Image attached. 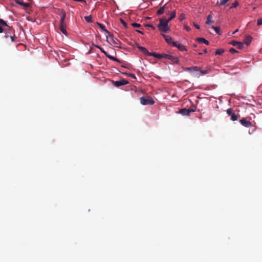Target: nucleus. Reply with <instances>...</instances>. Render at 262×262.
<instances>
[{
	"instance_id": "nucleus-1",
	"label": "nucleus",
	"mask_w": 262,
	"mask_h": 262,
	"mask_svg": "<svg viewBox=\"0 0 262 262\" xmlns=\"http://www.w3.org/2000/svg\"><path fill=\"white\" fill-rule=\"evenodd\" d=\"M159 21L160 23L158 26L159 30L163 32H168L170 30L168 27L169 22L165 18H160Z\"/></svg>"
},
{
	"instance_id": "nucleus-2",
	"label": "nucleus",
	"mask_w": 262,
	"mask_h": 262,
	"mask_svg": "<svg viewBox=\"0 0 262 262\" xmlns=\"http://www.w3.org/2000/svg\"><path fill=\"white\" fill-rule=\"evenodd\" d=\"M140 101L142 105H152L155 103L154 100L150 96L142 97Z\"/></svg>"
},
{
	"instance_id": "nucleus-3",
	"label": "nucleus",
	"mask_w": 262,
	"mask_h": 262,
	"mask_svg": "<svg viewBox=\"0 0 262 262\" xmlns=\"http://www.w3.org/2000/svg\"><path fill=\"white\" fill-rule=\"evenodd\" d=\"M96 48H98L100 49V50L108 58H109L110 59L112 60H113V61H117V62H120V61L119 60V59L116 58V57H114L111 55H110V54H108L106 52H105L103 48H102L101 47H100V46H98V45H95V46Z\"/></svg>"
},
{
	"instance_id": "nucleus-4",
	"label": "nucleus",
	"mask_w": 262,
	"mask_h": 262,
	"mask_svg": "<svg viewBox=\"0 0 262 262\" xmlns=\"http://www.w3.org/2000/svg\"><path fill=\"white\" fill-rule=\"evenodd\" d=\"M195 111V109L193 108H182L179 111V113L182 114L183 116H190L191 113L194 112Z\"/></svg>"
},
{
	"instance_id": "nucleus-5",
	"label": "nucleus",
	"mask_w": 262,
	"mask_h": 262,
	"mask_svg": "<svg viewBox=\"0 0 262 262\" xmlns=\"http://www.w3.org/2000/svg\"><path fill=\"white\" fill-rule=\"evenodd\" d=\"M239 122L243 126L246 127H250L253 126L252 123L247 118H242L240 119Z\"/></svg>"
},
{
	"instance_id": "nucleus-6",
	"label": "nucleus",
	"mask_w": 262,
	"mask_h": 262,
	"mask_svg": "<svg viewBox=\"0 0 262 262\" xmlns=\"http://www.w3.org/2000/svg\"><path fill=\"white\" fill-rule=\"evenodd\" d=\"M227 114L231 116V120L232 121H236L238 119V116L235 115L234 111L232 108H228L227 110Z\"/></svg>"
},
{
	"instance_id": "nucleus-7",
	"label": "nucleus",
	"mask_w": 262,
	"mask_h": 262,
	"mask_svg": "<svg viewBox=\"0 0 262 262\" xmlns=\"http://www.w3.org/2000/svg\"><path fill=\"white\" fill-rule=\"evenodd\" d=\"M161 55H167V56H169V57H164L165 59H168L169 60H170L172 62V63H178L179 60L178 59V57H176V56H172V55H171L170 54H161Z\"/></svg>"
},
{
	"instance_id": "nucleus-8",
	"label": "nucleus",
	"mask_w": 262,
	"mask_h": 262,
	"mask_svg": "<svg viewBox=\"0 0 262 262\" xmlns=\"http://www.w3.org/2000/svg\"><path fill=\"white\" fill-rule=\"evenodd\" d=\"M59 28L60 31L64 35H67L66 30V24L64 21H60Z\"/></svg>"
},
{
	"instance_id": "nucleus-9",
	"label": "nucleus",
	"mask_w": 262,
	"mask_h": 262,
	"mask_svg": "<svg viewBox=\"0 0 262 262\" xmlns=\"http://www.w3.org/2000/svg\"><path fill=\"white\" fill-rule=\"evenodd\" d=\"M128 83V81L124 80V79H122V80H120L119 81H114L113 83V84L116 87H119L120 86L124 85L127 84Z\"/></svg>"
},
{
	"instance_id": "nucleus-10",
	"label": "nucleus",
	"mask_w": 262,
	"mask_h": 262,
	"mask_svg": "<svg viewBox=\"0 0 262 262\" xmlns=\"http://www.w3.org/2000/svg\"><path fill=\"white\" fill-rule=\"evenodd\" d=\"M172 46L177 47L180 51H187L185 47L181 43H178L177 42H172Z\"/></svg>"
},
{
	"instance_id": "nucleus-11",
	"label": "nucleus",
	"mask_w": 262,
	"mask_h": 262,
	"mask_svg": "<svg viewBox=\"0 0 262 262\" xmlns=\"http://www.w3.org/2000/svg\"><path fill=\"white\" fill-rule=\"evenodd\" d=\"M230 44L232 45L233 46L237 47L239 49H242L244 47V45L242 42H239V41H237L235 40L231 41L230 42Z\"/></svg>"
},
{
	"instance_id": "nucleus-12",
	"label": "nucleus",
	"mask_w": 262,
	"mask_h": 262,
	"mask_svg": "<svg viewBox=\"0 0 262 262\" xmlns=\"http://www.w3.org/2000/svg\"><path fill=\"white\" fill-rule=\"evenodd\" d=\"M148 56H153V57L157 58L158 59L162 58V57H169V56H167V55L163 56V55H161V54L157 53L156 52H151V53L149 52V54H148Z\"/></svg>"
},
{
	"instance_id": "nucleus-13",
	"label": "nucleus",
	"mask_w": 262,
	"mask_h": 262,
	"mask_svg": "<svg viewBox=\"0 0 262 262\" xmlns=\"http://www.w3.org/2000/svg\"><path fill=\"white\" fill-rule=\"evenodd\" d=\"M162 35L164 39H165L167 43H168L169 45L172 46V42H175L174 41H172V38L171 36L165 34H162Z\"/></svg>"
},
{
	"instance_id": "nucleus-14",
	"label": "nucleus",
	"mask_w": 262,
	"mask_h": 262,
	"mask_svg": "<svg viewBox=\"0 0 262 262\" xmlns=\"http://www.w3.org/2000/svg\"><path fill=\"white\" fill-rule=\"evenodd\" d=\"M59 11V15L60 16V21H64L66 17V12L63 9H58Z\"/></svg>"
},
{
	"instance_id": "nucleus-15",
	"label": "nucleus",
	"mask_w": 262,
	"mask_h": 262,
	"mask_svg": "<svg viewBox=\"0 0 262 262\" xmlns=\"http://www.w3.org/2000/svg\"><path fill=\"white\" fill-rule=\"evenodd\" d=\"M167 8V7L166 6V4H165L163 7L160 8L158 9V10L157 12V14L158 15L162 14L164 12L165 10Z\"/></svg>"
},
{
	"instance_id": "nucleus-16",
	"label": "nucleus",
	"mask_w": 262,
	"mask_h": 262,
	"mask_svg": "<svg viewBox=\"0 0 262 262\" xmlns=\"http://www.w3.org/2000/svg\"><path fill=\"white\" fill-rule=\"evenodd\" d=\"M185 70L191 72L193 71H199L200 70V68L198 67L194 66L192 67L186 68Z\"/></svg>"
},
{
	"instance_id": "nucleus-17",
	"label": "nucleus",
	"mask_w": 262,
	"mask_h": 262,
	"mask_svg": "<svg viewBox=\"0 0 262 262\" xmlns=\"http://www.w3.org/2000/svg\"><path fill=\"white\" fill-rule=\"evenodd\" d=\"M252 39V37L250 35H247L245 37V38L244 40V43L247 45V46H249Z\"/></svg>"
},
{
	"instance_id": "nucleus-18",
	"label": "nucleus",
	"mask_w": 262,
	"mask_h": 262,
	"mask_svg": "<svg viewBox=\"0 0 262 262\" xmlns=\"http://www.w3.org/2000/svg\"><path fill=\"white\" fill-rule=\"evenodd\" d=\"M16 3L21 6H24L25 8H28L29 7L30 5L29 3H24L22 0H16Z\"/></svg>"
},
{
	"instance_id": "nucleus-19",
	"label": "nucleus",
	"mask_w": 262,
	"mask_h": 262,
	"mask_svg": "<svg viewBox=\"0 0 262 262\" xmlns=\"http://www.w3.org/2000/svg\"><path fill=\"white\" fill-rule=\"evenodd\" d=\"M213 23H214V21L212 20V15L211 14H210L207 17V20L206 21V24L207 25H209V24Z\"/></svg>"
},
{
	"instance_id": "nucleus-20",
	"label": "nucleus",
	"mask_w": 262,
	"mask_h": 262,
	"mask_svg": "<svg viewBox=\"0 0 262 262\" xmlns=\"http://www.w3.org/2000/svg\"><path fill=\"white\" fill-rule=\"evenodd\" d=\"M196 41L199 42L204 43L207 45L209 44V42L208 40H207L204 38L199 37L196 38Z\"/></svg>"
},
{
	"instance_id": "nucleus-21",
	"label": "nucleus",
	"mask_w": 262,
	"mask_h": 262,
	"mask_svg": "<svg viewBox=\"0 0 262 262\" xmlns=\"http://www.w3.org/2000/svg\"><path fill=\"white\" fill-rule=\"evenodd\" d=\"M97 24L100 27V28L103 31L106 32L107 34V35H110V33L106 29L104 25L99 23H97Z\"/></svg>"
},
{
	"instance_id": "nucleus-22",
	"label": "nucleus",
	"mask_w": 262,
	"mask_h": 262,
	"mask_svg": "<svg viewBox=\"0 0 262 262\" xmlns=\"http://www.w3.org/2000/svg\"><path fill=\"white\" fill-rule=\"evenodd\" d=\"M176 16V11H172L170 13V17L168 19H166L168 22L170 21L173 18H174Z\"/></svg>"
},
{
	"instance_id": "nucleus-23",
	"label": "nucleus",
	"mask_w": 262,
	"mask_h": 262,
	"mask_svg": "<svg viewBox=\"0 0 262 262\" xmlns=\"http://www.w3.org/2000/svg\"><path fill=\"white\" fill-rule=\"evenodd\" d=\"M212 28H213L215 30L217 34H221V29L219 27H214L213 26H212Z\"/></svg>"
},
{
	"instance_id": "nucleus-24",
	"label": "nucleus",
	"mask_w": 262,
	"mask_h": 262,
	"mask_svg": "<svg viewBox=\"0 0 262 262\" xmlns=\"http://www.w3.org/2000/svg\"><path fill=\"white\" fill-rule=\"evenodd\" d=\"M84 19L88 22V23H92V18L91 15L86 16L84 17Z\"/></svg>"
},
{
	"instance_id": "nucleus-25",
	"label": "nucleus",
	"mask_w": 262,
	"mask_h": 262,
	"mask_svg": "<svg viewBox=\"0 0 262 262\" xmlns=\"http://www.w3.org/2000/svg\"><path fill=\"white\" fill-rule=\"evenodd\" d=\"M224 52V50L222 49H219L215 51V55H221Z\"/></svg>"
},
{
	"instance_id": "nucleus-26",
	"label": "nucleus",
	"mask_w": 262,
	"mask_h": 262,
	"mask_svg": "<svg viewBox=\"0 0 262 262\" xmlns=\"http://www.w3.org/2000/svg\"><path fill=\"white\" fill-rule=\"evenodd\" d=\"M0 25H1V26L8 27L6 21L1 18H0Z\"/></svg>"
},
{
	"instance_id": "nucleus-27",
	"label": "nucleus",
	"mask_w": 262,
	"mask_h": 262,
	"mask_svg": "<svg viewBox=\"0 0 262 262\" xmlns=\"http://www.w3.org/2000/svg\"><path fill=\"white\" fill-rule=\"evenodd\" d=\"M123 74L127 75L128 76L133 78V79H136V76L135 74L132 73H123Z\"/></svg>"
},
{
	"instance_id": "nucleus-28",
	"label": "nucleus",
	"mask_w": 262,
	"mask_h": 262,
	"mask_svg": "<svg viewBox=\"0 0 262 262\" xmlns=\"http://www.w3.org/2000/svg\"><path fill=\"white\" fill-rule=\"evenodd\" d=\"M131 25L133 27H134V28H140V27H141V25L140 24H137V23H132Z\"/></svg>"
},
{
	"instance_id": "nucleus-29",
	"label": "nucleus",
	"mask_w": 262,
	"mask_h": 262,
	"mask_svg": "<svg viewBox=\"0 0 262 262\" xmlns=\"http://www.w3.org/2000/svg\"><path fill=\"white\" fill-rule=\"evenodd\" d=\"M229 1V0H220V3L219 5H224Z\"/></svg>"
},
{
	"instance_id": "nucleus-30",
	"label": "nucleus",
	"mask_w": 262,
	"mask_h": 262,
	"mask_svg": "<svg viewBox=\"0 0 262 262\" xmlns=\"http://www.w3.org/2000/svg\"><path fill=\"white\" fill-rule=\"evenodd\" d=\"M238 2L236 1L232 4L230 8H235L238 5Z\"/></svg>"
},
{
	"instance_id": "nucleus-31",
	"label": "nucleus",
	"mask_w": 262,
	"mask_h": 262,
	"mask_svg": "<svg viewBox=\"0 0 262 262\" xmlns=\"http://www.w3.org/2000/svg\"><path fill=\"white\" fill-rule=\"evenodd\" d=\"M185 18V15L184 13H181L180 16H179V19L181 20H183V19H184Z\"/></svg>"
},
{
	"instance_id": "nucleus-32",
	"label": "nucleus",
	"mask_w": 262,
	"mask_h": 262,
	"mask_svg": "<svg viewBox=\"0 0 262 262\" xmlns=\"http://www.w3.org/2000/svg\"><path fill=\"white\" fill-rule=\"evenodd\" d=\"M142 52L147 55H148L149 54V52L145 48L144 49V50L142 51Z\"/></svg>"
},
{
	"instance_id": "nucleus-33",
	"label": "nucleus",
	"mask_w": 262,
	"mask_h": 262,
	"mask_svg": "<svg viewBox=\"0 0 262 262\" xmlns=\"http://www.w3.org/2000/svg\"><path fill=\"white\" fill-rule=\"evenodd\" d=\"M201 74H203V75H205V74H206L207 73H208V70H199Z\"/></svg>"
},
{
	"instance_id": "nucleus-34",
	"label": "nucleus",
	"mask_w": 262,
	"mask_h": 262,
	"mask_svg": "<svg viewBox=\"0 0 262 262\" xmlns=\"http://www.w3.org/2000/svg\"><path fill=\"white\" fill-rule=\"evenodd\" d=\"M257 25L258 26L262 25V18H259L257 19Z\"/></svg>"
},
{
	"instance_id": "nucleus-35",
	"label": "nucleus",
	"mask_w": 262,
	"mask_h": 262,
	"mask_svg": "<svg viewBox=\"0 0 262 262\" xmlns=\"http://www.w3.org/2000/svg\"><path fill=\"white\" fill-rule=\"evenodd\" d=\"M121 22L124 27L127 28V23L124 20L121 19Z\"/></svg>"
},
{
	"instance_id": "nucleus-36",
	"label": "nucleus",
	"mask_w": 262,
	"mask_h": 262,
	"mask_svg": "<svg viewBox=\"0 0 262 262\" xmlns=\"http://www.w3.org/2000/svg\"><path fill=\"white\" fill-rule=\"evenodd\" d=\"M110 40L111 41H113L114 43H117L116 41H118V40L117 39H115V40L110 35Z\"/></svg>"
},
{
	"instance_id": "nucleus-37",
	"label": "nucleus",
	"mask_w": 262,
	"mask_h": 262,
	"mask_svg": "<svg viewBox=\"0 0 262 262\" xmlns=\"http://www.w3.org/2000/svg\"><path fill=\"white\" fill-rule=\"evenodd\" d=\"M229 51L230 53H233V54L237 52V51L235 49H234L233 48H231L230 49Z\"/></svg>"
},
{
	"instance_id": "nucleus-38",
	"label": "nucleus",
	"mask_w": 262,
	"mask_h": 262,
	"mask_svg": "<svg viewBox=\"0 0 262 262\" xmlns=\"http://www.w3.org/2000/svg\"><path fill=\"white\" fill-rule=\"evenodd\" d=\"M146 26L151 28L152 30H155V27L151 24H147Z\"/></svg>"
},
{
	"instance_id": "nucleus-39",
	"label": "nucleus",
	"mask_w": 262,
	"mask_h": 262,
	"mask_svg": "<svg viewBox=\"0 0 262 262\" xmlns=\"http://www.w3.org/2000/svg\"><path fill=\"white\" fill-rule=\"evenodd\" d=\"M185 29L187 31H189L191 30V29H190V27L187 26H185Z\"/></svg>"
},
{
	"instance_id": "nucleus-40",
	"label": "nucleus",
	"mask_w": 262,
	"mask_h": 262,
	"mask_svg": "<svg viewBox=\"0 0 262 262\" xmlns=\"http://www.w3.org/2000/svg\"><path fill=\"white\" fill-rule=\"evenodd\" d=\"M194 26L198 29H199L200 28V27L199 25L194 23Z\"/></svg>"
},
{
	"instance_id": "nucleus-41",
	"label": "nucleus",
	"mask_w": 262,
	"mask_h": 262,
	"mask_svg": "<svg viewBox=\"0 0 262 262\" xmlns=\"http://www.w3.org/2000/svg\"><path fill=\"white\" fill-rule=\"evenodd\" d=\"M138 48L142 52V51L144 50V49L145 48L144 47H140V46H138Z\"/></svg>"
},
{
	"instance_id": "nucleus-42",
	"label": "nucleus",
	"mask_w": 262,
	"mask_h": 262,
	"mask_svg": "<svg viewBox=\"0 0 262 262\" xmlns=\"http://www.w3.org/2000/svg\"><path fill=\"white\" fill-rule=\"evenodd\" d=\"M4 29L3 28L2 26L0 25V33L3 32Z\"/></svg>"
},
{
	"instance_id": "nucleus-43",
	"label": "nucleus",
	"mask_w": 262,
	"mask_h": 262,
	"mask_svg": "<svg viewBox=\"0 0 262 262\" xmlns=\"http://www.w3.org/2000/svg\"><path fill=\"white\" fill-rule=\"evenodd\" d=\"M136 31L138 32V33H140V34H143V32L142 31H140V30H137Z\"/></svg>"
},
{
	"instance_id": "nucleus-44",
	"label": "nucleus",
	"mask_w": 262,
	"mask_h": 262,
	"mask_svg": "<svg viewBox=\"0 0 262 262\" xmlns=\"http://www.w3.org/2000/svg\"><path fill=\"white\" fill-rule=\"evenodd\" d=\"M10 37H11V41H14V37L13 36H11Z\"/></svg>"
},
{
	"instance_id": "nucleus-45",
	"label": "nucleus",
	"mask_w": 262,
	"mask_h": 262,
	"mask_svg": "<svg viewBox=\"0 0 262 262\" xmlns=\"http://www.w3.org/2000/svg\"><path fill=\"white\" fill-rule=\"evenodd\" d=\"M106 40H107V41L108 43H110V44L111 43V42L110 41V40H108V36H107V35L106 36Z\"/></svg>"
},
{
	"instance_id": "nucleus-46",
	"label": "nucleus",
	"mask_w": 262,
	"mask_h": 262,
	"mask_svg": "<svg viewBox=\"0 0 262 262\" xmlns=\"http://www.w3.org/2000/svg\"><path fill=\"white\" fill-rule=\"evenodd\" d=\"M238 31V29H236L234 32H233V34H235L236 32H237Z\"/></svg>"
},
{
	"instance_id": "nucleus-47",
	"label": "nucleus",
	"mask_w": 262,
	"mask_h": 262,
	"mask_svg": "<svg viewBox=\"0 0 262 262\" xmlns=\"http://www.w3.org/2000/svg\"><path fill=\"white\" fill-rule=\"evenodd\" d=\"M204 52L205 53L207 52V50L206 49L204 50Z\"/></svg>"
},
{
	"instance_id": "nucleus-48",
	"label": "nucleus",
	"mask_w": 262,
	"mask_h": 262,
	"mask_svg": "<svg viewBox=\"0 0 262 262\" xmlns=\"http://www.w3.org/2000/svg\"><path fill=\"white\" fill-rule=\"evenodd\" d=\"M167 14H170V11H168L167 12Z\"/></svg>"
},
{
	"instance_id": "nucleus-49",
	"label": "nucleus",
	"mask_w": 262,
	"mask_h": 262,
	"mask_svg": "<svg viewBox=\"0 0 262 262\" xmlns=\"http://www.w3.org/2000/svg\"><path fill=\"white\" fill-rule=\"evenodd\" d=\"M199 55H202V53H199Z\"/></svg>"
}]
</instances>
